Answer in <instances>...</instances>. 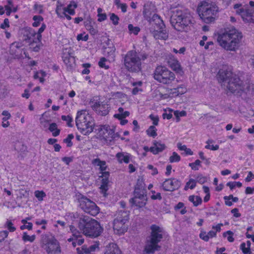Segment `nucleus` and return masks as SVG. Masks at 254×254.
<instances>
[{"label": "nucleus", "instance_id": "nucleus-22", "mask_svg": "<svg viewBox=\"0 0 254 254\" xmlns=\"http://www.w3.org/2000/svg\"><path fill=\"white\" fill-rule=\"evenodd\" d=\"M109 176V172H105L102 173V177L103 178L102 180V184L100 187L102 193H105L108 190Z\"/></svg>", "mask_w": 254, "mask_h": 254}, {"label": "nucleus", "instance_id": "nucleus-34", "mask_svg": "<svg viewBox=\"0 0 254 254\" xmlns=\"http://www.w3.org/2000/svg\"><path fill=\"white\" fill-rule=\"evenodd\" d=\"M214 141L212 139H209L206 141L207 145H205V148L207 149H210L211 150H217L219 146L218 145H211L212 143H213Z\"/></svg>", "mask_w": 254, "mask_h": 254}, {"label": "nucleus", "instance_id": "nucleus-48", "mask_svg": "<svg viewBox=\"0 0 254 254\" xmlns=\"http://www.w3.org/2000/svg\"><path fill=\"white\" fill-rule=\"evenodd\" d=\"M62 119L63 121H66L67 122V125L68 127H72V125L71 124V122H72V119L71 117L69 115L64 116L63 115L62 116Z\"/></svg>", "mask_w": 254, "mask_h": 254}, {"label": "nucleus", "instance_id": "nucleus-19", "mask_svg": "<svg viewBox=\"0 0 254 254\" xmlns=\"http://www.w3.org/2000/svg\"><path fill=\"white\" fill-rule=\"evenodd\" d=\"M166 147V146L164 143H162L161 141L154 140L153 146L150 148V151L153 154H157L162 152Z\"/></svg>", "mask_w": 254, "mask_h": 254}, {"label": "nucleus", "instance_id": "nucleus-33", "mask_svg": "<svg viewBox=\"0 0 254 254\" xmlns=\"http://www.w3.org/2000/svg\"><path fill=\"white\" fill-rule=\"evenodd\" d=\"M196 184V181L195 180L190 179L189 181L186 183L184 189L186 190H187L189 189L192 190L195 187Z\"/></svg>", "mask_w": 254, "mask_h": 254}, {"label": "nucleus", "instance_id": "nucleus-18", "mask_svg": "<svg viewBox=\"0 0 254 254\" xmlns=\"http://www.w3.org/2000/svg\"><path fill=\"white\" fill-rule=\"evenodd\" d=\"M92 109L101 116H106L109 112V107L107 103L95 102L92 105Z\"/></svg>", "mask_w": 254, "mask_h": 254}, {"label": "nucleus", "instance_id": "nucleus-59", "mask_svg": "<svg viewBox=\"0 0 254 254\" xmlns=\"http://www.w3.org/2000/svg\"><path fill=\"white\" fill-rule=\"evenodd\" d=\"M1 115L2 116H4L2 119V120L4 121H7L11 117L10 114L7 111H6V110L3 111L1 113Z\"/></svg>", "mask_w": 254, "mask_h": 254}, {"label": "nucleus", "instance_id": "nucleus-38", "mask_svg": "<svg viewBox=\"0 0 254 254\" xmlns=\"http://www.w3.org/2000/svg\"><path fill=\"white\" fill-rule=\"evenodd\" d=\"M69 230L74 238H77L81 236L80 232L74 226L70 225Z\"/></svg>", "mask_w": 254, "mask_h": 254}, {"label": "nucleus", "instance_id": "nucleus-30", "mask_svg": "<svg viewBox=\"0 0 254 254\" xmlns=\"http://www.w3.org/2000/svg\"><path fill=\"white\" fill-rule=\"evenodd\" d=\"M115 51L116 48L115 46H113L112 47H108L106 48L104 52L106 54H107V57L114 60L115 57Z\"/></svg>", "mask_w": 254, "mask_h": 254}, {"label": "nucleus", "instance_id": "nucleus-54", "mask_svg": "<svg viewBox=\"0 0 254 254\" xmlns=\"http://www.w3.org/2000/svg\"><path fill=\"white\" fill-rule=\"evenodd\" d=\"M195 179H196L195 181H196V182H198V183H199L200 184H203L205 183L207 181L206 178L204 176H203L201 174H199L198 176H197L195 177Z\"/></svg>", "mask_w": 254, "mask_h": 254}, {"label": "nucleus", "instance_id": "nucleus-2", "mask_svg": "<svg viewBox=\"0 0 254 254\" xmlns=\"http://www.w3.org/2000/svg\"><path fill=\"white\" fill-rule=\"evenodd\" d=\"M242 37V33L235 28H232L219 33L217 36V41L224 49L235 51L238 49Z\"/></svg>", "mask_w": 254, "mask_h": 254}, {"label": "nucleus", "instance_id": "nucleus-3", "mask_svg": "<svg viewBox=\"0 0 254 254\" xmlns=\"http://www.w3.org/2000/svg\"><path fill=\"white\" fill-rule=\"evenodd\" d=\"M78 227L83 234L91 238L98 237L103 231L99 222L86 215H82L79 218Z\"/></svg>", "mask_w": 254, "mask_h": 254}, {"label": "nucleus", "instance_id": "nucleus-28", "mask_svg": "<svg viewBox=\"0 0 254 254\" xmlns=\"http://www.w3.org/2000/svg\"><path fill=\"white\" fill-rule=\"evenodd\" d=\"M119 163L124 162L128 163L129 162V156L128 155H125L124 153L119 152L116 155Z\"/></svg>", "mask_w": 254, "mask_h": 254}, {"label": "nucleus", "instance_id": "nucleus-23", "mask_svg": "<svg viewBox=\"0 0 254 254\" xmlns=\"http://www.w3.org/2000/svg\"><path fill=\"white\" fill-rule=\"evenodd\" d=\"M105 254H122V253L116 244L111 243L106 246Z\"/></svg>", "mask_w": 254, "mask_h": 254}, {"label": "nucleus", "instance_id": "nucleus-47", "mask_svg": "<svg viewBox=\"0 0 254 254\" xmlns=\"http://www.w3.org/2000/svg\"><path fill=\"white\" fill-rule=\"evenodd\" d=\"M71 5L69 4L67 7L63 8V14H65L67 12L70 15H74L75 14V11L73 9L71 8Z\"/></svg>", "mask_w": 254, "mask_h": 254}, {"label": "nucleus", "instance_id": "nucleus-61", "mask_svg": "<svg viewBox=\"0 0 254 254\" xmlns=\"http://www.w3.org/2000/svg\"><path fill=\"white\" fill-rule=\"evenodd\" d=\"M9 27V22L8 18H5L4 19L3 22L1 23L0 25V28L4 29L6 28H8Z\"/></svg>", "mask_w": 254, "mask_h": 254}, {"label": "nucleus", "instance_id": "nucleus-8", "mask_svg": "<svg viewBox=\"0 0 254 254\" xmlns=\"http://www.w3.org/2000/svg\"><path fill=\"white\" fill-rule=\"evenodd\" d=\"M218 11L217 6L206 1H202L198 5L197 11L201 19L206 23L214 21Z\"/></svg>", "mask_w": 254, "mask_h": 254}, {"label": "nucleus", "instance_id": "nucleus-60", "mask_svg": "<svg viewBox=\"0 0 254 254\" xmlns=\"http://www.w3.org/2000/svg\"><path fill=\"white\" fill-rule=\"evenodd\" d=\"M171 67L175 70H179L180 69V64L177 60L175 61L173 63L171 64Z\"/></svg>", "mask_w": 254, "mask_h": 254}, {"label": "nucleus", "instance_id": "nucleus-43", "mask_svg": "<svg viewBox=\"0 0 254 254\" xmlns=\"http://www.w3.org/2000/svg\"><path fill=\"white\" fill-rule=\"evenodd\" d=\"M5 227L10 232H13L15 231L16 228L14 226L11 220H7L4 225Z\"/></svg>", "mask_w": 254, "mask_h": 254}, {"label": "nucleus", "instance_id": "nucleus-4", "mask_svg": "<svg viewBox=\"0 0 254 254\" xmlns=\"http://www.w3.org/2000/svg\"><path fill=\"white\" fill-rule=\"evenodd\" d=\"M191 16L187 10L177 9L173 11L170 18V22L174 28L179 31H186L191 23Z\"/></svg>", "mask_w": 254, "mask_h": 254}, {"label": "nucleus", "instance_id": "nucleus-26", "mask_svg": "<svg viewBox=\"0 0 254 254\" xmlns=\"http://www.w3.org/2000/svg\"><path fill=\"white\" fill-rule=\"evenodd\" d=\"M145 185L142 179L137 180L136 185L135 187L134 193L145 194Z\"/></svg>", "mask_w": 254, "mask_h": 254}, {"label": "nucleus", "instance_id": "nucleus-11", "mask_svg": "<svg viewBox=\"0 0 254 254\" xmlns=\"http://www.w3.org/2000/svg\"><path fill=\"white\" fill-rule=\"evenodd\" d=\"M79 207L85 213L92 216H96L99 213V208L96 203L86 196L79 194L78 196Z\"/></svg>", "mask_w": 254, "mask_h": 254}, {"label": "nucleus", "instance_id": "nucleus-40", "mask_svg": "<svg viewBox=\"0 0 254 254\" xmlns=\"http://www.w3.org/2000/svg\"><path fill=\"white\" fill-rule=\"evenodd\" d=\"M35 239V235L29 236L26 232H24L22 236V240L24 242L29 241L33 242Z\"/></svg>", "mask_w": 254, "mask_h": 254}, {"label": "nucleus", "instance_id": "nucleus-9", "mask_svg": "<svg viewBox=\"0 0 254 254\" xmlns=\"http://www.w3.org/2000/svg\"><path fill=\"white\" fill-rule=\"evenodd\" d=\"M153 75L155 80L164 84H171L176 78L174 72L162 65L157 66Z\"/></svg>", "mask_w": 254, "mask_h": 254}, {"label": "nucleus", "instance_id": "nucleus-56", "mask_svg": "<svg viewBox=\"0 0 254 254\" xmlns=\"http://www.w3.org/2000/svg\"><path fill=\"white\" fill-rule=\"evenodd\" d=\"M240 249L242 251L244 254H251V252L249 249V248L246 247V243H242L240 245Z\"/></svg>", "mask_w": 254, "mask_h": 254}, {"label": "nucleus", "instance_id": "nucleus-45", "mask_svg": "<svg viewBox=\"0 0 254 254\" xmlns=\"http://www.w3.org/2000/svg\"><path fill=\"white\" fill-rule=\"evenodd\" d=\"M84 242V240L83 238H82L81 235L77 238H74V241L72 242V244L74 247H76V246L79 245L80 246Z\"/></svg>", "mask_w": 254, "mask_h": 254}, {"label": "nucleus", "instance_id": "nucleus-20", "mask_svg": "<svg viewBox=\"0 0 254 254\" xmlns=\"http://www.w3.org/2000/svg\"><path fill=\"white\" fill-rule=\"evenodd\" d=\"M21 43L18 42L13 43L10 46V54L17 58L19 57L21 53Z\"/></svg>", "mask_w": 254, "mask_h": 254}, {"label": "nucleus", "instance_id": "nucleus-44", "mask_svg": "<svg viewBox=\"0 0 254 254\" xmlns=\"http://www.w3.org/2000/svg\"><path fill=\"white\" fill-rule=\"evenodd\" d=\"M35 197L39 201H42L46 196V193L43 191L36 190L34 192Z\"/></svg>", "mask_w": 254, "mask_h": 254}, {"label": "nucleus", "instance_id": "nucleus-32", "mask_svg": "<svg viewBox=\"0 0 254 254\" xmlns=\"http://www.w3.org/2000/svg\"><path fill=\"white\" fill-rule=\"evenodd\" d=\"M49 129L52 132L54 136H57L59 135L60 130L57 128V125L56 123H53L50 125Z\"/></svg>", "mask_w": 254, "mask_h": 254}, {"label": "nucleus", "instance_id": "nucleus-46", "mask_svg": "<svg viewBox=\"0 0 254 254\" xmlns=\"http://www.w3.org/2000/svg\"><path fill=\"white\" fill-rule=\"evenodd\" d=\"M231 190L234 189L236 187L241 188L242 186V184L240 182H228L227 184Z\"/></svg>", "mask_w": 254, "mask_h": 254}, {"label": "nucleus", "instance_id": "nucleus-53", "mask_svg": "<svg viewBox=\"0 0 254 254\" xmlns=\"http://www.w3.org/2000/svg\"><path fill=\"white\" fill-rule=\"evenodd\" d=\"M107 60L105 58H101L98 63V65L100 67L104 68L105 69H108L109 66L106 64Z\"/></svg>", "mask_w": 254, "mask_h": 254}, {"label": "nucleus", "instance_id": "nucleus-31", "mask_svg": "<svg viewBox=\"0 0 254 254\" xmlns=\"http://www.w3.org/2000/svg\"><path fill=\"white\" fill-rule=\"evenodd\" d=\"M189 200L192 202L194 206H197L202 203V199L199 196L190 195Z\"/></svg>", "mask_w": 254, "mask_h": 254}, {"label": "nucleus", "instance_id": "nucleus-57", "mask_svg": "<svg viewBox=\"0 0 254 254\" xmlns=\"http://www.w3.org/2000/svg\"><path fill=\"white\" fill-rule=\"evenodd\" d=\"M227 235H228V237H227V240L229 242H234V238L233 237V233L232 231H227L226 232L224 233L223 234V236L224 237H226Z\"/></svg>", "mask_w": 254, "mask_h": 254}, {"label": "nucleus", "instance_id": "nucleus-1", "mask_svg": "<svg viewBox=\"0 0 254 254\" xmlns=\"http://www.w3.org/2000/svg\"><path fill=\"white\" fill-rule=\"evenodd\" d=\"M217 78L222 86L232 93H238L243 91L254 94V84L247 83L244 84L237 75L234 74L230 69L226 67H223L219 70Z\"/></svg>", "mask_w": 254, "mask_h": 254}, {"label": "nucleus", "instance_id": "nucleus-50", "mask_svg": "<svg viewBox=\"0 0 254 254\" xmlns=\"http://www.w3.org/2000/svg\"><path fill=\"white\" fill-rule=\"evenodd\" d=\"M74 136L72 134H69L67 137L64 139V142L67 144V147H71L72 145L71 139H73Z\"/></svg>", "mask_w": 254, "mask_h": 254}, {"label": "nucleus", "instance_id": "nucleus-49", "mask_svg": "<svg viewBox=\"0 0 254 254\" xmlns=\"http://www.w3.org/2000/svg\"><path fill=\"white\" fill-rule=\"evenodd\" d=\"M201 164V161L199 160H196L193 163H189V165L191 168L195 171L198 170V166H200Z\"/></svg>", "mask_w": 254, "mask_h": 254}, {"label": "nucleus", "instance_id": "nucleus-51", "mask_svg": "<svg viewBox=\"0 0 254 254\" xmlns=\"http://www.w3.org/2000/svg\"><path fill=\"white\" fill-rule=\"evenodd\" d=\"M110 20L114 25H117L119 24V17L114 13L110 14Z\"/></svg>", "mask_w": 254, "mask_h": 254}, {"label": "nucleus", "instance_id": "nucleus-42", "mask_svg": "<svg viewBox=\"0 0 254 254\" xmlns=\"http://www.w3.org/2000/svg\"><path fill=\"white\" fill-rule=\"evenodd\" d=\"M181 160L180 156L176 152H174L169 158V161L171 163L178 162Z\"/></svg>", "mask_w": 254, "mask_h": 254}, {"label": "nucleus", "instance_id": "nucleus-52", "mask_svg": "<svg viewBox=\"0 0 254 254\" xmlns=\"http://www.w3.org/2000/svg\"><path fill=\"white\" fill-rule=\"evenodd\" d=\"M167 92L169 96L171 97H174L179 96L177 88L169 89H168Z\"/></svg>", "mask_w": 254, "mask_h": 254}, {"label": "nucleus", "instance_id": "nucleus-36", "mask_svg": "<svg viewBox=\"0 0 254 254\" xmlns=\"http://www.w3.org/2000/svg\"><path fill=\"white\" fill-rule=\"evenodd\" d=\"M156 131V128L154 126H151L146 130V133L148 135L152 136L153 137H155L157 135Z\"/></svg>", "mask_w": 254, "mask_h": 254}, {"label": "nucleus", "instance_id": "nucleus-63", "mask_svg": "<svg viewBox=\"0 0 254 254\" xmlns=\"http://www.w3.org/2000/svg\"><path fill=\"white\" fill-rule=\"evenodd\" d=\"M200 238L205 242H207L209 240L207 234L205 232H201L199 234Z\"/></svg>", "mask_w": 254, "mask_h": 254}, {"label": "nucleus", "instance_id": "nucleus-41", "mask_svg": "<svg viewBox=\"0 0 254 254\" xmlns=\"http://www.w3.org/2000/svg\"><path fill=\"white\" fill-rule=\"evenodd\" d=\"M128 29L130 33H133L134 35H137L140 30V29L139 27H134L131 24H129L128 25Z\"/></svg>", "mask_w": 254, "mask_h": 254}, {"label": "nucleus", "instance_id": "nucleus-29", "mask_svg": "<svg viewBox=\"0 0 254 254\" xmlns=\"http://www.w3.org/2000/svg\"><path fill=\"white\" fill-rule=\"evenodd\" d=\"M118 111L119 113L115 114L114 117L119 120L123 119L129 115V112L128 111L124 112L122 107H120L118 109Z\"/></svg>", "mask_w": 254, "mask_h": 254}, {"label": "nucleus", "instance_id": "nucleus-27", "mask_svg": "<svg viewBox=\"0 0 254 254\" xmlns=\"http://www.w3.org/2000/svg\"><path fill=\"white\" fill-rule=\"evenodd\" d=\"M115 219L118 220L128 221L129 219V212L126 210H119L116 214V217Z\"/></svg>", "mask_w": 254, "mask_h": 254}, {"label": "nucleus", "instance_id": "nucleus-6", "mask_svg": "<svg viewBox=\"0 0 254 254\" xmlns=\"http://www.w3.org/2000/svg\"><path fill=\"white\" fill-rule=\"evenodd\" d=\"M78 129L84 135L92 132L94 129V119L86 110L79 111L75 118Z\"/></svg>", "mask_w": 254, "mask_h": 254}, {"label": "nucleus", "instance_id": "nucleus-39", "mask_svg": "<svg viewBox=\"0 0 254 254\" xmlns=\"http://www.w3.org/2000/svg\"><path fill=\"white\" fill-rule=\"evenodd\" d=\"M174 115L176 118V122H179L180 121V117H185L187 115V113L185 111H175L174 112Z\"/></svg>", "mask_w": 254, "mask_h": 254}, {"label": "nucleus", "instance_id": "nucleus-14", "mask_svg": "<svg viewBox=\"0 0 254 254\" xmlns=\"http://www.w3.org/2000/svg\"><path fill=\"white\" fill-rule=\"evenodd\" d=\"M46 27V25L43 23L39 29L38 33H36L32 29H31L28 32V33L27 34V39L29 42L31 43V46H33L34 43H40L42 38L41 33L45 30Z\"/></svg>", "mask_w": 254, "mask_h": 254}, {"label": "nucleus", "instance_id": "nucleus-21", "mask_svg": "<svg viewBox=\"0 0 254 254\" xmlns=\"http://www.w3.org/2000/svg\"><path fill=\"white\" fill-rule=\"evenodd\" d=\"M85 27L89 33L92 35H95L98 33V29L96 26H94L95 23L92 22L90 18L86 20L84 22Z\"/></svg>", "mask_w": 254, "mask_h": 254}, {"label": "nucleus", "instance_id": "nucleus-24", "mask_svg": "<svg viewBox=\"0 0 254 254\" xmlns=\"http://www.w3.org/2000/svg\"><path fill=\"white\" fill-rule=\"evenodd\" d=\"M105 254H122V253L116 244L111 243L106 246Z\"/></svg>", "mask_w": 254, "mask_h": 254}, {"label": "nucleus", "instance_id": "nucleus-5", "mask_svg": "<svg viewBox=\"0 0 254 254\" xmlns=\"http://www.w3.org/2000/svg\"><path fill=\"white\" fill-rule=\"evenodd\" d=\"M151 234L147 240L144 251L147 254H153L158 251L160 247L158 243L163 238L164 230L162 227L156 225H152L150 227Z\"/></svg>", "mask_w": 254, "mask_h": 254}, {"label": "nucleus", "instance_id": "nucleus-55", "mask_svg": "<svg viewBox=\"0 0 254 254\" xmlns=\"http://www.w3.org/2000/svg\"><path fill=\"white\" fill-rule=\"evenodd\" d=\"M177 89L179 95L184 94L187 91V88L184 85H181L178 86L177 88Z\"/></svg>", "mask_w": 254, "mask_h": 254}, {"label": "nucleus", "instance_id": "nucleus-12", "mask_svg": "<svg viewBox=\"0 0 254 254\" xmlns=\"http://www.w3.org/2000/svg\"><path fill=\"white\" fill-rule=\"evenodd\" d=\"M150 31L156 39H159L162 36L163 31L165 27V25L160 16L154 14L152 16L150 20Z\"/></svg>", "mask_w": 254, "mask_h": 254}, {"label": "nucleus", "instance_id": "nucleus-37", "mask_svg": "<svg viewBox=\"0 0 254 254\" xmlns=\"http://www.w3.org/2000/svg\"><path fill=\"white\" fill-rule=\"evenodd\" d=\"M34 22L32 25L33 27H38L40 25V22L43 20V18L40 15H35L33 17Z\"/></svg>", "mask_w": 254, "mask_h": 254}, {"label": "nucleus", "instance_id": "nucleus-17", "mask_svg": "<svg viewBox=\"0 0 254 254\" xmlns=\"http://www.w3.org/2000/svg\"><path fill=\"white\" fill-rule=\"evenodd\" d=\"M127 221L115 219L113 222V229L115 232L120 235L124 234L127 229V227L126 225Z\"/></svg>", "mask_w": 254, "mask_h": 254}, {"label": "nucleus", "instance_id": "nucleus-25", "mask_svg": "<svg viewBox=\"0 0 254 254\" xmlns=\"http://www.w3.org/2000/svg\"><path fill=\"white\" fill-rule=\"evenodd\" d=\"M91 163L93 165L99 167V169L102 172V174L103 172H106L107 166L105 161H101L99 158H97L93 159Z\"/></svg>", "mask_w": 254, "mask_h": 254}, {"label": "nucleus", "instance_id": "nucleus-16", "mask_svg": "<svg viewBox=\"0 0 254 254\" xmlns=\"http://www.w3.org/2000/svg\"><path fill=\"white\" fill-rule=\"evenodd\" d=\"M146 195L142 193H134V197L129 200L130 203L138 207H142L146 205Z\"/></svg>", "mask_w": 254, "mask_h": 254}, {"label": "nucleus", "instance_id": "nucleus-35", "mask_svg": "<svg viewBox=\"0 0 254 254\" xmlns=\"http://www.w3.org/2000/svg\"><path fill=\"white\" fill-rule=\"evenodd\" d=\"M76 251L78 254H87L90 253L89 247L88 248L86 245H83L80 248H77Z\"/></svg>", "mask_w": 254, "mask_h": 254}, {"label": "nucleus", "instance_id": "nucleus-62", "mask_svg": "<svg viewBox=\"0 0 254 254\" xmlns=\"http://www.w3.org/2000/svg\"><path fill=\"white\" fill-rule=\"evenodd\" d=\"M33 224L31 222L27 223V224H24L20 226V229L23 230L24 229H27L29 230H31L32 229Z\"/></svg>", "mask_w": 254, "mask_h": 254}, {"label": "nucleus", "instance_id": "nucleus-10", "mask_svg": "<svg viewBox=\"0 0 254 254\" xmlns=\"http://www.w3.org/2000/svg\"><path fill=\"white\" fill-rule=\"evenodd\" d=\"M43 247L48 254H61V247L58 241L52 235L45 234L42 236Z\"/></svg>", "mask_w": 254, "mask_h": 254}, {"label": "nucleus", "instance_id": "nucleus-64", "mask_svg": "<svg viewBox=\"0 0 254 254\" xmlns=\"http://www.w3.org/2000/svg\"><path fill=\"white\" fill-rule=\"evenodd\" d=\"M34 9L35 10H38L39 13H42L43 12V6L38 4H35L34 5Z\"/></svg>", "mask_w": 254, "mask_h": 254}, {"label": "nucleus", "instance_id": "nucleus-7", "mask_svg": "<svg viewBox=\"0 0 254 254\" xmlns=\"http://www.w3.org/2000/svg\"><path fill=\"white\" fill-rule=\"evenodd\" d=\"M147 58V55L140 56L133 50L127 52L124 58V64L127 70L132 72H137L141 69V60Z\"/></svg>", "mask_w": 254, "mask_h": 254}, {"label": "nucleus", "instance_id": "nucleus-15", "mask_svg": "<svg viewBox=\"0 0 254 254\" xmlns=\"http://www.w3.org/2000/svg\"><path fill=\"white\" fill-rule=\"evenodd\" d=\"M181 185V182L177 179L171 178L166 179L162 184L164 190L172 191L178 190Z\"/></svg>", "mask_w": 254, "mask_h": 254}, {"label": "nucleus", "instance_id": "nucleus-13", "mask_svg": "<svg viewBox=\"0 0 254 254\" xmlns=\"http://www.w3.org/2000/svg\"><path fill=\"white\" fill-rule=\"evenodd\" d=\"M236 12L240 15L245 23H254V11L248 6L242 7L241 4L237 3L234 5Z\"/></svg>", "mask_w": 254, "mask_h": 254}, {"label": "nucleus", "instance_id": "nucleus-58", "mask_svg": "<svg viewBox=\"0 0 254 254\" xmlns=\"http://www.w3.org/2000/svg\"><path fill=\"white\" fill-rule=\"evenodd\" d=\"M82 66L85 68L82 71L81 73L82 74H88L90 72L89 69L88 68L91 66V64L88 63L84 64H82Z\"/></svg>", "mask_w": 254, "mask_h": 254}]
</instances>
